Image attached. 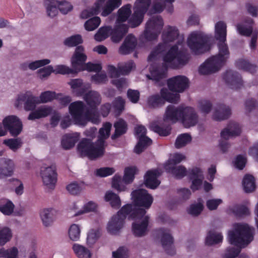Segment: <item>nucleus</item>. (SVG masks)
Returning <instances> with one entry per match:
<instances>
[{"mask_svg": "<svg viewBox=\"0 0 258 258\" xmlns=\"http://www.w3.org/2000/svg\"><path fill=\"white\" fill-rule=\"evenodd\" d=\"M179 99L180 95L178 94L172 93L167 89L163 88L160 90V95L157 94L150 96L148 103L149 105L156 107L163 105L165 101L177 103Z\"/></svg>", "mask_w": 258, "mask_h": 258, "instance_id": "9d476101", "label": "nucleus"}, {"mask_svg": "<svg viewBox=\"0 0 258 258\" xmlns=\"http://www.w3.org/2000/svg\"><path fill=\"white\" fill-rule=\"evenodd\" d=\"M101 15L106 17L110 14L114 10L121 5V0H98L95 3V7L83 11L81 14L82 19H87L100 13V9L103 6Z\"/></svg>", "mask_w": 258, "mask_h": 258, "instance_id": "0eeeda50", "label": "nucleus"}, {"mask_svg": "<svg viewBox=\"0 0 258 258\" xmlns=\"http://www.w3.org/2000/svg\"><path fill=\"white\" fill-rule=\"evenodd\" d=\"M41 176L45 185L53 189L57 181V173L54 166H51L41 170Z\"/></svg>", "mask_w": 258, "mask_h": 258, "instance_id": "6ab92c4d", "label": "nucleus"}, {"mask_svg": "<svg viewBox=\"0 0 258 258\" xmlns=\"http://www.w3.org/2000/svg\"><path fill=\"white\" fill-rule=\"evenodd\" d=\"M127 97L131 102L137 103L140 99V94L138 90L129 89L127 91Z\"/></svg>", "mask_w": 258, "mask_h": 258, "instance_id": "0e129e2a", "label": "nucleus"}, {"mask_svg": "<svg viewBox=\"0 0 258 258\" xmlns=\"http://www.w3.org/2000/svg\"><path fill=\"white\" fill-rule=\"evenodd\" d=\"M152 130L159 136L166 137L170 134L171 127L170 125H159L158 124H152L151 125Z\"/></svg>", "mask_w": 258, "mask_h": 258, "instance_id": "a18cd8bd", "label": "nucleus"}, {"mask_svg": "<svg viewBox=\"0 0 258 258\" xmlns=\"http://www.w3.org/2000/svg\"><path fill=\"white\" fill-rule=\"evenodd\" d=\"M138 169L135 166L127 167L124 169V175L122 178V181L126 184L131 183L135 178V175L137 173ZM121 176L115 174L113 178L112 182V187L118 191H123L125 189V186L121 185Z\"/></svg>", "mask_w": 258, "mask_h": 258, "instance_id": "f8f14e48", "label": "nucleus"}, {"mask_svg": "<svg viewBox=\"0 0 258 258\" xmlns=\"http://www.w3.org/2000/svg\"><path fill=\"white\" fill-rule=\"evenodd\" d=\"M254 229L246 223H236L234 230L228 232L229 242L238 247H228L223 258H235L240 253L241 249L247 246L254 238Z\"/></svg>", "mask_w": 258, "mask_h": 258, "instance_id": "7ed1b4c3", "label": "nucleus"}, {"mask_svg": "<svg viewBox=\"0 0 258 258\" xmlns=\"http://www.w3.org/2000/svg\"><path fill=\"white\" fill-rule=\"evenodd\" d=\"M3 143L14 151L21 147L22 144L21 140L20 138L5 140Z\"/></svg>", "mask_w": 258, "mask_h": 258, "instance_id": "603ef678", "label": "nucleus"}, {"mask_svg": "<svg viewBox=\"0 0 258 258\" xmlns=\"http://www.w3.org/2000/svg\"><path fill=\"white\" fill-rule=\"evenodd\" d=\"M215 37L219 41L218 53L208 58L199 68L201 75H210L219 71L225 64L230 52L226 40V25L223 21L218 22L215 27Z\"/></svg>", "mask_w": 258, "mask_h": 258, "instance_id": "f03ea898", "label": "nucleus"}, {"mask_svg": "<svg viewBox=\"0 0 258 258\" xmlns=\"http://www.w3.org/2000/svg\"><path fill=\"white\" fill-rule=\"evenodd\" d=\"M114 127L115 128V132L111 137V139L113 140L117 139L126 133L127 124L124 119L119 118L114 122Z\"/></svg>", "mask_w": 258, "mask_h": 258, "instance_id": "2f4dec72", "label": "nucleus"}, {"mask_svg": "<svg viewBox=\"0 0 258 258\" xmlns=\"http://www.w3.org/2000/svg\"><path fill=\"white\" fill-rule=\"evenodd\" d=\"M203 205L201 203L191 205L188 213L194 216H198L203 210Z\"/></svg>", "mask_w": 258, "mask_h": 258, "instance_id": "774afa93", "label": "nucleus"}, {"mask_svg": "<svg viewBox=\"0 0 258 258\" xmlns=\"http://www.w3.org/2000/svg\"><path fill=\"white\" fill-rule=\"evenodd\" d=\"M140 223L133 222L132 224V231L136 237H142L146 235L149 225V217L144 216Z\"/></svg>", "mask_w": 258, "mask_h": 258, "instance_id": "a878e982", "label": "nucleus"}, {"mask_svg": "<svg viewBox=\"0 0 258 258\" xmlns=\"http://www.w3.org/2000/svg\"><path fill=\"white\" fill-rule=\"evenodd\" d=\"M102 66L100 63H93L91 62L86 63L81 69H80V72L87 70L89 72H100L102 70Z\"/></svg>", "mask_w": 258, "mask_h": 258, "instance_id": "bf43d9fd", "label": "nucleus"}, {"mask_svg": "<svg viewBox=\"0 0 258 258\" xmlns=\"http://www.w3.org/2000/svg\"><path fill=\"white\" fill-rule=\"evenodd\" d=\"M212 38L202 32H193L188 36L187 44L194 54L199 55L210 51Z\"/></svg>", "mask_w": 258, "mask_h": 258, "instance_id": "423d86ee", "label": "nucleus"}, {"mask_svg": "<svg viewBox=\"0 0 258 258\" xmlns=\"http://www.w3.org/2000/svg\"><path fill=\"white\" fill-rule=\"evenodd\" d=\"M253 20L250 18L245 19L244 23L247 24H238L236 28L238 33L242 36H250L252 33Z\"/></svg>", "mask_w": 258, "mask_h": 258, "instance_id": "7c9ffc66", "label": "nucleus"}, {"mask_svg": "<svg viewBox=\"0 0 258 258\" xmlns=\"http://www.w3.org/2000/svg\"><path fill=\"white\" fill-rule=\"evenodd\" d=\"M87 59V56L85 53L84 47L82 45L77 46L71 58L72 67L78 73L79 72L80 69H81L86 63Z\"/></svg>", "mask_w": 258, "mask_h": 258, "instance_id": "a211bd4d", "label": "nucleus"}, {"mask_svg": "<svg viewBox=\"0 0 258 258\" xmlns=\"http://www.w3.org/2000/svg\"><path fill=\"white\" fill-rule=\"evenodd\" d=\"M99 145L97 142L93 143L92 140L83 139L77 146V149L82 157H87L89 159L95 160L102 156L105 152V148H102V142Z\"/></svg>", "mask_w": 258, "mask_h": 258, "instance_id": "6e6552de", "label": "nucleus"}, {"mask_svg": "<svg viewBox=\"0 0 258 258\" xmlns=\"http://www.w3.org/2000/svg\"><path fill=\"white\" fill-rule=\"evenodd\" d=\"M56 98L55 92L47 91L42 92L39 96L40 103H45L50 102Z\"/></svg>", "mask_w": 258, "mask_h": 258, "instance_id": "5fc2aeb1", "label": "nucleus"}, {"mask_svg": "<svg viewBox=\"0 0 258 258\" xmlns=\"http://www.w3.org/2000/svg\"><path fill=\"white\" fill-rule=\"evenodd\" d=\"M83 42L82 36L79 34H76L67 38L63 41L64 45L71 47L78 46L77 45Z\"/></svg>", "mask_w": 258, "mask_h": 258, "instance_id": "09e8293b", "label": "nucleus"}, {"mask_svg": "<svg viewBox=\"0 0 258 258\" xmlns=\"http://www.w3.org/2000/svg\"><path fill=\"white\" fill-rule=\"evenodd\" d=\"M183 106L180 105L176 107L173 105H168L166 109L164 117V121H170L175 123L180 120Z\"/></svg>", "mask_w": 258, "mask_h": 258, "instance_id": "5701e85b", "label": "nucleus"}, {"mask_svg": "<svg viewBox=\"0 0 258 258\" xmlns=\"http://www.w3.org/2000/svg\"><path fill=\"white\" fill-rule=\"evenodd\" d=\"M164 168L167 172L172 174L176 179H179L182 178L187 173L186 168L182 165L178 166H169V165H165Z\"/></svg>", "mask_w": 258, "mask_h": 258, "instance_id": "473e14b6", "label": "nucleus"}, {"mask_svg": "<svg viewBox=\"0 0 258 258\" xmlns=\"http://www.w3.org/2000/svg\"><path fill=\"white\" fill-rule=\"evenodd\" d=\"M84 99L89 107L88 110H91L92 112L99 116L97 112V107L101 101V97L100 94L95 91H89L85 94Z\"/></svg>", "mask_w": 258, "mask_h": 258, "instance_id": "aec40b11", "label": "nucleus"}, {"mask_svg": "<svg viewBox=\"0 0 258 258\" xmlns=\"http://www.w3.org/2000/svg\"><path fill=\"white\" fill-rule=\"evenodd\" d=\"M50 62V60L48 59L36 60L35 61L29 63L28 64V67L32 70H35L39 67L49 64Z\"/></svg>", "mask_w": 258, "mask_h": 258, "instance_id": "338daca9", "label": "nucleus"}, {"mask_svg": "<svg viewBox=\"0 0 258 258\" xmlns=\"http://www.w3.org/2000/svg\"><path fill=\"white\" fill-rule=\"evenodd\" d=\"M131 6L130 4L122 7L117 12L118 15L116 23L121 24L125 22L131 16Z\"/></svg>", "mask_w": 258, "mask_h": 258, "instance_id": "e433bc0d", "label": "nucleus"}, {"mask_svg": "<svg viewBox=\"0 0 258 258\" xmlns=\"http://www.w3.org/2000/svg\"><path fill=\"white\" fill-rule=\"evenodd\" d=\"M79 140V136L77 134H66L61 140V144L63 149L69 150L74 147Z\"/></svg>", "mask_w": 258, "mask_h": 258, "instance_id": "72a5a7b5", "label": "nucleus"}, {"mask_svg": "<svg viewBox=\"0 0 258 258\" xmlns=\"http://www.w3.org/2000/svg\"><path fill=\"white\" fill-rule=\"evenodd\" d=\"M18 250L15 247L8 249L2 248L0 249V257L17 258Z\"/></svg>", "mask_w": 258, "mask_h": 258, "instance_id": "864d4df0", "label": "nucleus"}, {"mask_svg": "<svg viewBox=\"0 0 258 258\" xmlns=\"http://www.w3.org/2000/svg\"><path fill=\"white\" fill-rule=\"evenodd\" d=\"M80 228L77 224H73L71 226L69 231V235L70 239L73 241H77L80 238Z\"/></svg>", "mask_w": 258, "mask_h": 258, "instance_id": "13d9d810", "label": "nucleus"}, {"mask_svg": "<svg viewBox=\"0 0 258 258\" xmlns=\"http://www.w3.org/2000/svg\"><path fill=\"white\" fill-rule=\"evenodd\" d=\"M128 26L123 24L116 23L114 28L110 31V35L112 42L118 43L127 32Z\"/></svg>", "mask_w": 258, "mask_h": 258, "instance_id": "b1692460", "label": "nucleus"}, {"mask_svg": "<svg viewBox=\"0 0 258 258\" xmlns=\"http://www.w3.org/2000/svg\"><path fill=\"white\" fill-rule=\"evenodd\" d=\"M158 231L159 234L161 235V242L165 251L168 255H174L175 253V250L173 246L174 239L170 234V230L167 229L160 228Z\"/></svg>", "mask_w": 258, "mask_h": 258, "instance_id": "2eb2a0df", "label": "nucleus"}, {"mask_svg": "<svg viewBox=\"0 0 258 258\" xmlns=\"http://www.w3.org/2000/svg\"><path fill=\"white\" fill-rule=\"evenodd\" d=\"M111 126V123L109 122H107L103 124V127L99 130V135L98 139L97 141V143L100 145V143H101V142H102L103 148H105V140L109 137Z\"/></svg>", "mask_w": 258, "mask_h": 258, "instance_id": "c9c22d12", "label": "nucleus"}, {"mask_svg": "<svg viewBox=\"0 0 258 258\" xmlns=\"http://www.w3.org/2000/svg\"><path fill=\"white\" fill-rule=\"evenodd\" d=\"M4 128L13 137H17L22 132L23 123L17 116L11 115L6 116L3 120Z\"/></svg>", "mask_w": 258, "mask_h": 258, "instance_id": "ddd939ff", "label": "nucleus"}, {"mask_svg": "<svg viewBox=\"0 0 258 258\" xmlns=\"http://www.w3.org/2000/svg\"><path fill=\"white\" fill-rule=\"evenodd\" d=\"M231 114L230 108L223 104H219L214 112L213 118L216 121H221L228 119Z\"/></svg>", "mask_w": 258, "mask_h": 258, "instance_id": "bb28decb", "label": "nucleus"}, {"mask_svg": "<svg viewBox=\"0 0 258 258\" xmlns=\"http://www.w3.org/2000/svg\"><path fill=\"white\" fill-rule=\"evenodd\" d=\"M185 158V156L181 154L176 153L174 154L172 159L168 160L165 165L169 166H176Z\"/></svg>", "mask_w": 258, "mask_h": 258, "instance_id": "69168bd1", "label": "nucleus"}, {"mask_svg": "<svg viewBox=\"0 0 258 258\" xmlns=\"http://www.w3.org/2000/svg\"><path fill=\"white\" fill-rule=\"evenodd\" d=\"M53 211V209L50 208L45 209L41 213V218L44 226H48L53 222L55 218Z\"/></svg>", "mask_w": 258, "mask_h": 258, "instance_id": "37998d69", "label": "nucleus"}, {"mask_svg": "<svg viewBox=\"0 0 258 258\" xmlns=\"http://www.w3.org/2000/svg\"><path fill=\"white\" fill-rule=\"evenodd\" d=\"M233 213L236 216L241 217L249 215L248 208L245 205H237L233 208Z\"/></svg>", "mask_w": 258, "mask_h": 258, "instance_id": "3c124183", "label": "nucleus"}, {"mask_svg": "<svg viewBox=\"0 0 258 258\" xmlns=\"http://www.w3.org/2000/svg\"><path fill=\"white\" fill-rule=\"evenodd\" d=\"M18 103L24 102L25 110L30 111L35 109L36 105L40 104L39 98L33 96L30 92L20 94L17 99Z\"/></svg>", "mask_w": 258, "mask_h": 258, "instance_id": "412c9836", "label": "nucleus"}, {"mask_svg": "<svg viewBox=\"0 0 258 258\" xmlns=\"http://www.w3.org/2000/svg\"><path fill=\"white\" fill-rule=\"evenodd\" d=\"M151 3V0H137L133 9L134 12L128 20L131 28H136L142 23Z\"/></svg>", "mask_w": 258, "mask_h": 258, "instance_id": "1a4fd4ad", "label": "nucleus"}, {"mask_svg": "<svg viewBox=\"0 0 258 258\" xmlns=\"http://www.w3.org/2000/svg\"><path fill=\"white\" fill-rule=\"evenodd\" d=\"M159 174L158 170L156 169L148 171L144 177L145 186L151 189L157 188L160 183V181L157 179Z\"/></svg>", "mask_w": 258, "mask_h": 258, "instance_id": "393cba45", "label": "nucleus"}, {"mask_svg": "<svg viewBox=\"0 0 258 258\" xmlns=\"http://www.w3.org/2000/svg\"><path fill=\"white\" fill-rule=\"evenodd\" d=\"M14 205L10 200H0V211L6 215H10L14 211Z\"/></svg>", "mask_w": 258, "mask_h": 258, "instance_id": "79ce46f5", "label": "nucleus"}, {"mask_svg": "<svg viewBox=\"0 0 258 258\" xmlns=\"http://www.w3.org/2000/svg\"><path fill=\"white\" fill-rule=\"evenodd\" d=\"M235 66L238 69L243 70L251 74H254L256 72L257 66L244 59L241 58L237 60L235 62Z\"/></svg>", "mask_w": 258, "mask_h": 258, "instance_id": "f704fd0d", "label": "nucleus"}, {"mask_svg": "<svg viewBox=\"0 0 258 258\" xmlns=\"http://www.w3.org/2000/svg\"><path fill=\"white\" fill-rule=\"evenodd\" d=\"M14 164L10 159H0V178L11 176L14 172Z\"/></svg>", "mask_w": 258, "mask_h": 258, "instance_id": "cd10ccee", "label": "nucleus"}, {"mask_svg": "<svg viewBox=\"0 0 258 258\" xmlns=\"http://www.w3.org/2000/svg\"><path fill=\"white\" fill-rule=\"evenodd\" d=\"M53 73L56 74H59L62 75L78 73L77 71L73 68L71 69L64 65L57 66L55 69H53Z\"/></svg>", "mask_w": 258, "mask_h": 258, "instance_id": "4d7b16f0", "label": "nucleus"}, {"mask_svg": "<svg viewBox=\"0 0 258 258\" xmlns=\"http://www.w3.org/2000/svg\"><path fill=\"white\" fill-rule=\"evenodd\" d=\"M191 141V136L186 133L179 135L175 141V146L177 149H180L185 146Z\"/></svg>", "mask_w": 258, "mask_h": 258, "instance_id": "49530a36", "label": "nucleus"}, {"mask_svg": "<svg viewBox=\"0 0 258 258\" xmlns=\"http://www.w3.org/2000/svg\"><path fill=\"white\" fill-rule=\"evenodd\" d=\"M101 22L100 18L95 16L88 20L84 24L85 28L88 31H91L96 29Z\"/></svg>", "mask_w": 258, "mask_h": 258, "instance_id": "8fccbe9b", "label": "nucleus"}, {"mask_svg": "<svg viewBox=\"0 0 258 258\" xmlns=\"http://www.w3.org/2000/svg\"><path fill=\"white\" fill-rule=\"evenodd\" d=\"M104 199L105 201L109 202L113 208L118 209L121 205V201L119 196L112 191H108L106 192Z\"/></svg>", "mask_w": 258, "mask_h": 258, "instance_id": "ea45409f", "label": "nucleus"}, {"mask_svg": "<svg viewBox=\"0 0 258 258\" xmlns=\"http://www.w3.org/2000/svg\"><path fill=\"white\" fill-rule=\"evenodd\" d=\"M137 45V38L133 34H129L118 48V53L121 55L130 54L135 50Z\"/></svg>", "mask_w": 258, "mask_h": 258, "instance_id": "4be33fe9", "label": "nucleus"}, {"mask_svg": "<svg viewBox=\"0 0 258 258\" xmlns=\"http://www.w3.org/2000/svg\"><path fill=\"white\" fill-rule=\"evenodd\" d=\"M85 105L81 101L74 102L69 106V112L75 124L85 126L87 122L90 121L94 124L100 122L99 116H97L91 110L86 109L84 114Z\"/></svg>", "mask_w": 258, "mask_h": 258, "instance_id": "20e7f679", "label": "nucleus"}, {"mask_svg": "<svg viewBox=\"0 0 258 258\" xmlns=\"http://www.w3.org/2000/svg\"><path fill=\"white\" fill-rule=\"evenodd\" d=\"M178 46L175 44L171 47L167 52L164 55L163 60L164 63L162 66H158L156 64L151 65L150 67V76H147L148 78L157 83L161 80L167 78V72L168 66L166 63H171L175 58L178 54Z\"/></svg>", "mask_w": 258, "mask_h": 258, "instance_id": "39448f33", "label": "nucleus"}, {"mask_svg": "<svg viewBox=\"0 0 258 258\" xmlns=\"http://www.w3.org/2000/svg\"><path fill=\"white\" fill-rule=\"evenodd\" d=\"M12 232L10 228L4 227L0 230V245H4L12 237Z\"/></svg>", "mask_w": 258, "mask_h": 258, "instance_id": "6e6d98bb", "label": "nucleus"}, {"mask_svg": "<svg viewBox=\"0 0 258 258\" xmlns=\"http://www.w3.org/2000/svg\"><path fill=\"white\" fill-rule=\"evenodd\" d=\"M241 133V129L238 123L230 121L227 128H224L221 132L222 139L227 140L229 137L239 136Z\"/></svg>", "mask_w": 258, "mask_h": 258, "instance_id": "c85d7f7f", "label": "nucleus"}, {"mask_svg": "<svg viewBox=\"0 0 258 258\" xmlns=\"http://www.w3.org/2000/svg\"><path fill=\"white\" fill-rule=\"evenodd\" d=\"M58 9L63 14H66L73 9V6L66 1H56Z\"/></svg>", "mask_w": 258, "mask_h": 258, "instance_id": "680f3d73", "label": "nucleus"}, {"mask_svg": "<svg viewBox=\"0 0 258 258\" xmlns=\"http://www.w3.org/2000/svg\"><path fill=\"white\" fill-rule=\"evenodd\" d=\"M111 30V27L110 26H105L100 28L94 36L95 39L97 41H102L105 40L108 37Z\"/></svg>", "mask_w": 258, "mask_h": 258, "instance_id": "de8ad7c7", "label": "nucleus"}, {"mask_svg": "<svg viewBox=\"0 0 258 258\" xmlns=\"http://www.w3.org/2000/svg\"><path fill=\"white\" fill-rule=\"evenodd\" d=\"M115 170L112 167H101L97 169L95 171L96 176L99 177H107L113 174Z\"/></svg>", "mask_w": 258, "mask_h": 258, "instance_id": "e2e57ef3", "label": "nucleus"}, {"mask_svg": "<svg viewBox=\"0 0 258 258\" xmlns=\"http://www.w3.org/2000/svg\"><path fill=\"white\" fill-rule=\"evenodd\" d=\"M131 196L134 205L127 204L123 206L108 222L107 229L111 234H117L122 228L127 215H129V220L143 218L146 214V209H149L153 202L151 195L144 189H136L132 192Z\"/></svg>", "mask_w": 258, "mask_h": 258, "instance_id": "f257e3e1", "label": "nucleus"}, {"mask_svg": "<svg viewBox=\"0 0 258 258\" xmlns=\"http://www.w3.org/2000/svg\"><path fill=\"white\" fill-rule=\"evenodd\" d=\"M244 190L248 193L254 191L256 188L254 177L250 174H246L242 181Z\"/></svg>", "mask_w": 258, "mask_h": 258, "instance_id": "58836bf2", "label": "nucleus"}, {"mask_svg": "<svg viewBox=\"0 0 258 258\" xmlns=\"http://www.w3.org/2000/svg\"><path fill=\"white\" fill-rule=\"evenodd\" d=\"M167 86L171 91L181 93L188 87L189 80L184 76H176L167 80Z\"/></svg>", "mask_w": 258, "mask_h": 258, "instance_id": "4468645a", "label": "nucleus"}, {"mask_svg": "<svg viewBox=\"0 0 258 258\" xmlns=\"http://www.w3.org/2000/svg\"><path fill=\"white\" fill-rule=\"evenodd\" d=\"M112 105L115 111L120 113L124 109L125 101L121 97L118 96L112 102Z\"/></svg>", "mask_w": 258, "mask_h": 258, "instance_id": "052dcab7", "label": "nucleus"}, {"mask_svg": "<svg viewBox=\"0 0 258 258\" xmlns=\"http://www.w3.org/2000/svg\"><path fill=\"white\" fill-rule=\"evenodd\" d=\"M163 25V20L160 16L152 17L146 24L145 38L149 41L155 40L161 33Z\"/></svg>", "mask_w": 258, "mask_h": 258, "instance_id": "9b49d317", "label": "nucleus"}, {"mask_svg": "<svg viewBox=\"0 0 258 258\" xmlns=\"http://www.w3.org/2000/svg\"><path fill=\"white\" fill-rule=\"evenodd\" d=\"M73 249L79 258H90L91 253L85 247L78 244H74Z\"/></svg>", "mask_w": 258, "mask_h": 258, "instance_id": "c03bdc74", "label": "nucleus"}, {"mask_svg": "<svg viewBox=\"0 0 258 258\" xmlns=\"http://www.w3.org/2000/svg\"><path fill=\"white\" fill-rule=\"evenodd\" d=\"M180 120L183 126L189 128L195 126L198 122V116L194 108L183 107Z\"/></svg>", "mask_w": 258, "mask_h": 258, "instance_id": "f3484780", "label": "nucleus"}, {"mask_svg": "<svg viewBox=\"0 0 258 258\" xmlns=\"http://www.w3.org/2000/svg\"><path fill=\"white\" fill-rule=\"evenodd\" d=\"M223 236L221 233L210 231L207 235L205 240V243L207 245H212L218 244L222 241Z\"/></svg>", "mask_w": 258, "mask_h": 258, "instance_id": "a19ab883", "label": "nucleus"}, {"mask_svg": "<svg viewBox=\"0 0 258 258\" xmlns=\"http://www.w3.org/2000/svg\"><path fill=\"white\" fill-rule=\"evenodd\" d=\"M179 36V31L176 27L168 26L162 33V38L164 43L167 44L176 40Z\"/></svg>", "mask_w": 258, "mask_h": 258, "instance_id": "c756f323", "label": "nucleus"}, {"mask_svg": "<svg viewBox=\"0 0 258 258\" xmlns=\"http://www.w3.org/2000/svg\"><path fill=\"white\" fill-rule=\"evenodd\" d=\"M223 79L226 84L232 89H239L243 86L241 76L236 71H227L223 74Z\"/></svg>", "mask_w": 258, "mask_h": 258, "instance_id": "dca6fc26", "label": "nucleus"}, {"mask_svg": "<svg viewBox=\"0 0 258 258\" xmlns=\"http://www.w3.org/2000/svg\"><path fill=\"white\" fill-rule=\"evenodd\" d=\"M152 143V140L148 137H139L138 142L135 147L134 152L137 154H141L151 145Z\"/></svg>", "mask_w": 258, "mask_h": 258, "instance_id": "4c0bfd02", "label": "nucleus"}]
</instances>
